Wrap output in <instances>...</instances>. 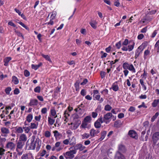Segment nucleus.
<instances>
[{
	"label": "nucleus",
	"instance_id": "nucleus-1",
	"mask_svg": "<svg viewBox=\"0 0 159 159\" xmlns=\"http://www.w3.org/2000/svg\"><path fill=\"white\" fill-rule=\"evenodd\" d=\"M122 67L125 70L123 71V72L125 77L128 75L129 71L127 70L128 69L132 72L135 73L136 72V70L133 64L131 63H129L128 62H125L123 63Z\"/></svg>",
	"mask_w": 159,
	"mask_h": 159
},
{
	"label": "nucleus",
	"instance_id": "nucleus-2",
	"mask_svg": "<svg viewBox=\"0 0 159 159\" xmlns=\"http://www.w3.org/2000/svg\"><path fill=\"white\" fill-rule=\"evenodd\" d=\"M81 123V121L76 117L74 116L73 120L70 123H68L70 128L72 130H75L79 127Z\"/></svg>",
	"mask_w": 159,
	"mask_h": 159
},
{
	"label": "nucleus",
	"instance_id": "nucleus-3",
	"mask_svg": "<svg viewBox=\"0 0 159 159\" xmlns=\"http://www.w3.org/2000/svg\"><path fill=\"white\" fill-rule=\"evenodd\" d=\"M72 148L70 147L69 148L70 151H67L65 153H63V155L66 159H72L74 157V154L76 153L77 151L75 150H71Z\"/></svg>",
	"mask_w": 159,
	"mask_h": 159
},
{
	"label": "nucleus",
	"instance_id": "nucleus-4",
	"mask_svg": "<svg viewBox=\"0 0 159 159\" xmlns=\"http://www.w3.org/2000/svg\"><path fill=\"white\" fill-rule=\"evenodd\" d=\"M93 99L99 101V103L102 102L104 101V99L102 98H101L100 95L99 94V91L97 90H94L93 91Z\"/></svg>",
	"mask_w": 159,
	"mask_h": 159
},
{
	"label": "nucleus",
	"instance_id": "nucleus-5",
	"mask_svg": "<svg viewBox=\"0 0 159 159\" xmlns=\"http://www.w3.org/2000/svg\"><path fill=\"white\" fill-rule=\"evenodd\" d=\"M112 116L114 117V116H113L111 113L110 112L107 113L104 115L103 119H102V120H104V122H105L106 124H107L109 122Z\"/></svg>",
	"mask_w": 159,
	"mask_h": 159
},
{
	"label": "nucleus",
	"instance_id": "nucleus-6",
	"mask_svg": "<svg viewBox=\"0 0 159 159\" xmlns=\"http://www.w3.org/2000/svg\"><path fill=\"white\" fill-rule=\"evenodd\" d=\"M104 120H102V118L100 117L95 121L94 123V126L97 129H98L101 127V124L104 122Z\"/></svg>",
	"mask_w": 159,
	"mask_h": 159
},
{
	"label": "nucleus",
	"instance_id": "nucleus-7",
	"mask_svg": "<svg viewBox=\"0 0 159 159\" xmlns=\"http://www.w3.org/2000/svg\"><path fill=\"white\" fill-rule=\"evenodd\" d=\"M41 141L38 138H37L35 141H34V148H36V150L37 152L39 150L41 145Z\"/></svg>",
	"mask_w": 159,
	"mask_h": 159
},
{
	"label": "nucleus",
	"instance_id": "nucleus-8",
	"mask_svg": "<svg viewBox=\"0 0 159 159\" xmlns=\"http://www.w3.org/2000/svg\"><path fill=\"white\" fill-rule=\"evenodd\" d=\"M1 135L3 137H7L10 133V131L8 128L5 127H2L1 129Z\"/></svg>",
	"mask_w": 159,
	"mask_h": 159
},
{
	"label": "nucleus",
	"instance_id": "nucleus-9",
	"mask_svg": "<svg viewBox=\"0 0 159 159\" xmlns=\"http://www.w3.org/2000/svg\"><path fill=\"white\" fill-rule=\"evenodd\" d=\"M61 143L60 142H57L55 143V146L52 147V151H54L56 150L57 152H59L61 150L62 148L60 147Z\"/></svg>",
	"mask_w": 159,
	"mask_h": 159
},
{
	"label": "nucleus",
	"instance_id": "nucleus-10",
	"mask_svg": "<svg viewBox=\"0 0 159 159\" xmlns=\"http://www.w3.org/2000/svg\"><path fill=\"white\" fill-rule=\"evenodd\" d=\"M15 145L12 142H8L6 146V148L10 150H13L15 149Z\"/></svg>",
	"mask_w": 159,
	"mask_h": 159
},
{
	"label": "nucleus",
	"instance_id": "nucleus-11",
	"mask_svg": "<svg viewBox=\"0 0 159 159\" xmlns=\"http://www.w3.org/2000/svg\"><path fill=\"white\" fill-rule=\"evenodd\" d=\"M24 145L25 143L24 142L19 141L17 144L16 151L19 152L20 150H22Z\"/></svg>",
	"mask_w": 159,
	"mask_h": 159
},
{
	"label": "nucleus",
	"instance_id": "nucleus-12",
	"mask_svg": "<svg viewBox=\"0 0 159 159\" xmlns=\"http://www.w3.org/2000/svg\"><path fill=\"white\" fill-rule=\"evenodd\" d=\"M85 148V146H83L81 143H78L76 144L74 147V149L75 150L77 151V150H79L80 151H82Z\"/></svg>",
	"mask_w": 159,
	"mask_h": 159
},
{
	"label": "nucleus",
	"instance_id": "nucleus-13",
	"mask_svg": "<svg viewBox=\"0 0 159 159\" xmlns=\"http://www.w3.org/2000/svg\"><path fill=\"white\" fill-rule=\"evenodd\" d=\"M99 132L100 131L99 129H92L90 130V134L91 137H93L95 135L99 133Z\"/></svg>",
	"mask_w": 159,
	"mask_h": 159
},
{
	"label": "nucleus",
	"instance_id": "nucleus-14",
	"mask_svg": "<svg viewBox=\"0 0 159 159\" xmlns=\"http://www.w3.org/2000/svg\"><path fill=\"white\" fill-rule=\"evenodd\" d=\"M129 134L130 137L136 139H137L138 138L137 133L133 130L129 131Z\"/></svg>",
	"mask_w": 159,
	"mask_h": 159
},
{
	"label": "nucleus",
	"instance_id": "nucleus-15",
	"mask_svg": "<svg viewBox=\"0 0 159 159\" xmlns=\"http://www.w3.org/2000/svg\"><path fill=\"white\" fill-rule=\"evenodd\" d=\"M54 136L56 140L59 139L62 137V134L59 133L57 130H55L53 131Z\"/></svg>",
	"mask_w": 159,
	"mask_h": 159
},
{
	"label": "nucleus",
	"instance_id": "nucleus-16",
	"mask_svg": "<svg viewBox=\"0 0 159 159\" xmlns=\"http://www.w3.org/2000/svg\"><path fill=\"white\" fill-rule=\"evenodd\" d=\"M70 112L67 110H66L64 112V116L65 119L64 120V121L65 123H66L67 122L68 118L70 116Z\"/></svg>",
	"mask_w": 159,
	"mask_h": 159
},
{
	"label": "nucleus",
	"instance_id": "nucleus-17",
	"mask_svg": "<svg viewBox=\"0 0 159 159\" xmlns=\"http://www.w3.org/2000/svg\"><path fill=\"white\" fill-rule=\"evenodd\" d=\"M27 140V137L26 135L24 134H21L20 136L19 140L24 143Z\"/></svg>",
	"mask_w": 159,
	"mask_h": 159
},
{
	"label": "nucleus",
	"instance_id": "nucleus-18",
	"mask_svg": "<svg viewBox=\"0 0 159 159\" xmlns=\"http://www.w3.org/2000/svg\"><path fill=\"white\" fill-rule=\"evenodd\" d=\"M131 43V44L128 45L127 47V49L128 51L130 52L132 51L135 45V43L133 41H130L129 42Z\"/></svg>",
	"mask_w": 159,
	"mask_h": 159
},
{
	"label": "nucleus",
	"instance_id": "nucleus-19",
	"mask_svg": "<svg viewBox=\"0 0 159 159\" xmlns=\"http://www.w3.org/2000/svg\"><path fill=\"white\" fill-rule=\"evenodd\" d=\"M38 103V102L37 100L36 99H31L29 105L30 106H33L37 105Z\"/></svg>",
	"mask_w": 159,
	"mask_h": 159
},
{
	"label": "nucleus",
	"instance_id": "nucleus-20",
	"mask_svg": "<svg viewBox=\"0 0 159 159\" xmlns=\"http://www.w3.org/2000/svg\"><path fill=\"white\" fill-rule=\"evenodd\" d=\"M110 89H112L114 91H117L119 89V87L117 84V82H116L112 84L111 87Z\"/></svg>",
	"mask_w": 159,
	"mask_h": 159
},
{
	"label": "nucleus",
	"instance_id": "nucleus-21",
	"mask_svg": "<svg viewBox=\"0 0 159 159\" xmlns=\"http://www.w3.org/2000/svg\"><path fill=\"white\" fill-rule=\"evenodd\" d=\"M125 151V147L122 145H120L118 147V151L120 152H124Z\"/></svg>",
	"mask_w": 159,
	"mask_h": 159
},
{
	"label": "nucleus",
	"instance_id": "nucleus-22",
	"mask_svg": "<svg viewBox=\"0 0 159 159\" xmlns=\"http://www.w3.org/2000/svg\"><path fill=\"white\" fill-rule=\"evenodd\" d=\"M33 119V116L32 114H29L26 117V120L28 122L30 123L32 120Z\"/></svg>",
	"mask_w": 159,
	"mask_h": 159
},
{
	"label": "nucleus",
	"instance_id": "nucleus-23",
	"mask_svg": "<svg viewBox=\"0 0 159 159\" xmlns=\"http://www.w3.org/2000/svg\"><path fill=\"white\" fill-rule=\"evenodd\" d=\"M116 159H125L124 156L119 152H117L116 154Z\"/></svg>",
	"mask_w": 159,
	"mask_h": 159
},
{
	"label": "nucleus",
	"instance_id": "nucleus-24",
	"mask_svg": "<svg viewBox=\"0 0 159 159\" xmlns=\"http://www.w3.org/2000/svg\"><path fill=\"white\" fill-rule=\"evenodd\" d=\"M50 112L52 116H54L55 118L57 117V115L56 111L54 107L51 109Z\"/></svg>",
	"mask_w": 159,
	"mask_h": 159
},
{
	"label": "nucleus",
	"instance_id": "nucleus-25",
	"mask_svg": "<svg viewBox=\"0 0 159 159\" xmlns=\"http://www.w3.org/2000/svg\"><path fill=\"white\" fill-rule=\"evenodd\" d=\"M70 140V145H74L76 143V138L75 136H73L72 137L71 139L70 138L69 139Z\"/></svg>",
	"mask_w": 159,
	"mask_h": 159
},
{
	"label": "nucleus",
	"instance_id": "nucleus-26",
	"mask_svg": "<svg viewBox=\"0 0 159 159\" xmlns=\"http://www.w3.org/2000/svg\"><path fill=\"white\" fill-rule=\"evenodd\" d=\"M48 124L49 125H52L54 124L55 121V120L48 116Z\"/></svg>",
	"mask_w": 159,
	"mask_h": 159
},
{
	"label": "nucleus",
	"instance_id": "nucleus-27",
	"mask_svg": "<svg viewBox=\"0 0 159 159\" xmlns=\"http://www.w3.org/2000/svg\"><path fill=\"white\" fill-rule=\"evenodd\" d=\"M11 59V58L10 57H6L4 60V65L5 66H8L9 62Z\"/></svg>",
	"mask_w": 159,
	"mask_h": 159
},
{
	"label": "nucleus",
	"instance_id": "nucleus-28",
	"mask_svg": "<svg viewBox=\"0 0 159 159\" xmlns=\"http://www.w3.org/2000/svg\"><path fill=\"white\" fill-rule=\"evenodd\" d=\"M42 63L41 62H40L39 63V64L37 65H34V64L31 65V68L32 69L34 70H36L38 69L40 66H42Z\"/></svg>",
	"mask_w": 159,
	"mask_h": 159
},
{
	"label": "nucleus",
	"instance_id": "nucleus-29",
	"mask_svg": "<svg viewBox=\"0 0 159 159\" xmlns=\"http://www.w3.org/2000/svg\"><path fill=\"white\" fill-rule=\"evenodd\" d=\"M38 126V124H36L32 122L30 124V129H36L37 128Z\"/></svg>",
	"mask_w": 159,
	"mask_h": 159
},
{
	"label": "nucleus",
	"instance_id": "nucleus-30",
	"mask_svg": "<svg viewBox=\"0 0 159 159\" xmlns=\"http://www.w3.org/2000/svg\"><path fill=\"white\" fill-rule=\"evenodd\" d=\"M82 104H81V105L79 106L78 108H76L75 109V110L78 113L82 114L84 112V111L83 109L81 108L80 107L81 105H82Z\"/></svg>",
	"mask_w": 159,
	"mask_h": 159
},
{
	"label": "nucleus",
	"instance_id": "nucleus-31",
	"mask_svg": "<svg viewBox=\"0 0 159 159\" xmlns=\"http://www.w3.org/2000/svg\"><path fill=\"white\" fill-rule=\"evenodd\" d=\"M15 130L16 133H17L21 134L23 132V127H19L16 128Z\"/></svg>",
	"mask_w": 159,
	"mask_h": 159
},
{
	"label": "nucleus",
	"instance_id": "nucleus-32",
	"mask_svg": "<svg viewBox=\"0 0 159 159\" xmlns=\"http://www.w3.org/2000/svg\"><path fill=\"white\" fill-rule=\"evenodd\" d=\"M89 24L94 29H95L97 28L96 25L97 24V22L95 21H91L89 22Z\"/></svg>",
	"mask_w": 159,
	"mask_h": 159
},
{
	"label": "nucleus",
	"instance_id": "nucleus-33",
	"mask_svg": "<svg viewBox=\"0 0 159 159\" xmlns=\"http://www.w3.org/2000/svg\"><path fill=\"white\" fill-rule=\"evenodd\" d=\"M81 137L82 139H87L89 137L90 134H88L85 133L81 135Z\"/></svg>",
	"mask_w": 159,
	"mask_h": 159
},
{
	"label": "nucleus",
	"instance_id": "nucleus-34",
	"mask_svg": "<svg viewBox=\"0 0 159 159\" xmlns=\"http://www.w3.org/2000/svg\"><path fill=\"white\" fill-rule=\"evenodd\" d=\"M159 103V99H155L152 103V106L153 107H156Z\"/></svg>",
	"mask_w": 159,
	"mask_h": 159
},
{
	"label": "nucleus",
	"instance_id": "nucleus-35",
	"mask_svg": "<svg viewBox=\"0 0 159 159\" xmlns=\"http://www.w3.org/2000/svg\"><path fill=\"white\" fill-rule=\"evenodd\" d=\"M12 81L15 84H18L19 80L16 76H13L12 77Z\"/></svg>",
	"mask_w": 159,
	"mask_h": 159
},
{
	"label": "nucleus",
	"instance_id": "nucleus-36",
	"mask_svg": "<svg viewBox=\"0 0 159 159\" xmlns=\"http://www.w3.org/2000/svg\"><path fill=\"white\" fill-rule=\"evenodd\" d=\"M91 119V117L90 116H87L84 118V121L87 123H90Z\"/></svg>",
	"mask_w": 159,
	"mask_h": 159
},
{
	"label": "nucleus",
	"instance_id": "nucleus-37",
	"mask_svg": "<svg viewBox=\"0 0 159 159\" xmlns=\"http://www.w3.org/2000/svg\"><path fill=\"white\" fill-rule=\"evenodd\" d=\"M15 32L17 36H18L19 37H21L22 39H24L25 38L23 35H22V34L20 32L16 30H15Z\"/></svg>",
	"mask_w": 159,
	"mask_h": 159
},
{
	"label": "nucleus",
	"instance_id": "nucleus-38",
	"mask_svg": "<svg viewBox=\"0 0 159 159\" xmlns=\"http://www.w3.org/2000/svg\"><path fill=\"white\" fill-rule=\"evenodd\" d=\"M107 134V132L104 131L101 132V137L99 139L100 141L102 140L105 137Z\"/></svg>",
	"mask_w": 159,
	"mask_h": 159
},
{
	"label": "nucleus",
	"instance_id": "nucleus-39",
	"mask_svg": "<svg viewBox=\"0 0 159 159\" xmlns=\"http://www.w3.org/2000/svg\"><path fill=\"white\" fill-rule=\"evenodd\" d=\"M23 130H24V131L25 133L28 134V133L30 130V127H27V126H23Z\"/></svg>",
	"mask_w": 159,
	"mask_h": 159
},
{
	"label": "nucleus",
	"instance_id": "nucleus-40",
	"mask_svg": "<svg viewBox=\"0 0 159 159\" xmlns=\"http://www.w3.org/2000/svg\"><path fill=\"white\" fill-rule=\"evenodd\" d=\"M41 55L43 58H45L46 60H48L50 62H52V61L50 57L48 55H45L42 54H41Z\"/></svg>",
	"mask_w": 159,
	"mask_h": 159
},
{
	"label": "nucleus",
	"instance_id": "nucleus-41",
	"mask_svg": "<svg viewBox=\"0 0 159 159\" xmlns=\"http://www.w3.org/2000/svg\"><path fill=\"white\" fill-rule=\"evenodd\" d=\"M47 153L46 151L45 150H43L42 151H40L39 152L40 156L41 157H43Z\"/></svg>",
	"mask_w": 159,
	"mask_h": 159
},
{
	"label": "nucleus",
	"instance_id": "nucleus-42",
	"mask_svg": "<svg viewBox=\"0 0 159 159\" xmlns=\"http://www.w3.org/2000/svg\"><path fill=\"white\" fill-rule=\"evenodd\" d=\"M11 90V87H8L6 88L5 89V92L7 95H9L10 93V91Z\"/></svg>",
	"mask_w": 159,
	"mask_h": 159
},
{
	"label": "nucleus",
	"instance_id": "nucleus-43",
	"mask_svg": "<svg viewBox=\"0 0 159 159\" xmlns=\"http://www.w3.org/2000/svg\"><path fill=\"white\" fill-rule=\"evenodd\" d=\"M44 135L45 137L47 138H49L51 135V133L50 132L48 131H46L44 132Z\"/></svg>",
	"mask_w": 159,
	"mask_h": 159
},
{
	"label": "nucleus",
	"instance_id": "nucleus-44",
	"mask_svg": "<svg viewBox=\"0 0 159 159\" xmlns=\"http://www.w3.org/2000/svg\"><path fill=\"white\" fill-rule=\"evenodd\" d=\"M141 52L140 51H139L138 49H136L135 52V55L134 57L135 59L137 58V57L139 56L140 53Z\"/></svg>",
	"mask_w": 159,
	"mask_h": 159
},
{
	"label": "nucleus",
	"instance_id": "nucleus-45",
	"mask_svg": "<svg viewBox=\"0 0 159 159\" xmlns=\"http://www.w3.org/2000/svg\"><path fill=\"white\" fill-rule=\"evenodd\" d=\"M112 109V107L109 105H106L104 107V109L106 111H110Z\"/></svg>",
	"mask_w": 159,
	"mask_h": 159
},
{
	"label": "nucleus",
	"instance_id": "nucleus-46",
	"mask_svg": "<svg viewBox=\"0 0 159 159\" xmlns=\"http://www.w3.org/2000/svg\"><path fill=\"white\" fill-rule=\"evenodd\" d=\"M75 87L76 91H78L79 90V83L78 82H76L75 84Z\"/></svg>",
	"mask_w": 159,
	"mask_h": 159
},
{
	"label": "nucleus",
	"instance_id": "nucleus-47",
	"mask_svg": "<svg viewBox=\"0 0 159 159\" xmlns=\"http://www.w3.org/2000/svg\"><path fill=\"white\" fill-rule=\"evenodd\" d=\"M155 48H157V50L158 53H159V39L157 42L154 45Z\"/></svg>",
	"mask_w": 159,
	"mask_h": 159
},
{
	"label": "nucleus",
	"instance_id": "nucleus-48",
	"mask_svg": "<svg viewBox=\"0 0 159 159\" xmlns=\"http://www.w3.org/2000/svg\"><path fill=\"white\" fill-rule=\"evenodd\" d=\"M159 115V113L158 112H157L156 113L155 115L153 116V117L151 118V121L152 122H153L155 119Z\"/></svg>",
	"mask_w": 159,
	"mask_h": 159
},
{
	"label": "nucleus",
	"instance_id": "nucleus-49",
	"mask_svg": "<svg viewBox=\"0 0 159 159\" xmlns=\"http://www.w3.org/2000/svg\"><path fill=\"white\" fill-rule=\"evenodd\" d=\"M34 141H32L31 143H30V145L29 149L32 150H34Z\"/></svg>",
	"mask_w": 159,
	"mask_h": 159
},
{
	"label": "nucleus",
	"instance_id": "nucleus-50",
	"mask_svg": "<svg viewBox=\"0 0 159 159\" xmlns=\"http://www.w3.org/2000/svg\"><path fill=\"white\" fill-rule=\"evenodd\" d=\"M41 88L40 86H38L34 88V91L36 93H39L40 92Z\"/></svg>",
	"mask_w": 159,
	"mask_h": 159
},
{
	"label": "nucleus",
	"instance_id": "nucleus-51",
	"mask_svg": "<svg viewBox=\"0 0 159 159\" xmlns=\"http://www.w3.org/2000/svg\"><path fill=\"white\" fill-rule=\"evenodd\" d=\"M87 125V123L84 121L82 122L80 127L82 128H86Z\"/></svg>",
	"mask_w": 159,
	"mask_h": 159
},
{
	"label": "nucleus",
	"instance_id": "nucleus-52",
	"mask_svg": "<svg viewBox=\"0 0 159 159\" xmlns=\"http://www.w3.org/2000/svg\"><path fill=\"white\" fill-rule=\"evenodd\" d=\"M48 110L47 108L44 107L42 109L41 112L42 114H45L47 113Z\"/></svg>",
	"mask_w": 159,
	"mask_h": 159
},
{
	"label": "nucleus",
	"instance_id": "nucleus-53",
	"mask_svg": "<svg viewBox=\"0 0 159 159\" xmlns=\"http://www.w3.org/2000/svg\"><path fill=\"white\" fill-rule=\"evenodd\" d=\"M144 48V46L143 44H142L141 45H140L137 49H138L139 51H140L141 52L143 50Z\"/></svg>",
	"mask_w": 159,
	"mask_h": 159
},
{
	"label": "nucleus",
	"instance_id": "nucleus-54",
	"mask_svg": "<svg viewBox=\"0 0 159 159\" xmlns=\"http://www.w3.org/2000/svg\"><path fill=\"white\" fill-rule=\"evenodd\" d=\"M21 159H29L28 154L27 153L24 154L21 157Z\"/></svg>",
	"mask_w": 159,
	"mask_h": 159
},
{
	"label": "nucleus",
	"instance_id": "nucleus-55",
	"mask_svg": "<svg viewBox=\"0 0 159 159\" xmlns=\"http://www.w3.org/2000/svg\"><path fill=\"white\" fill-rule=\"evenodd\" d=\"M41 118V115H39L38 116H35L34 117V119L37 121H40Z\"/></svg>",
	"mask_w": 159,
	"mask_h": 159
},
{
	"label": "nucleus",
	"instance_id": "nucleus-56",
	"mask_svg": "<svg viewBox=\"0 0 159 159\" xmlns=\"http://www.w3.org/2000/svg\"><path fill=\"white\" fill-rule=\"evenodd\" d=\"M150 52V51L148 50H146L144 51V58H146L147 56L149 55Z\"/></svg>",
	"mask_w": 159,
	"mask_h": 159
},
{
	"label": "nucleus",
	"instance_id": "nucleus-57",
	"mask_svg": "<svg viewBox=\"0 0 159 159\" xmlns=\"http://www.w3.org/2000/svg\"><path fill=\"white\" fill-rule=\"evenodd\" d=\"M69 142L70 140H69V139H65L63 141V144L66 145H68L69 144H70Z\"/></svg>",
	"mask_w": 159,
	"mask_h": 159
},
{
	"label": "nucleus",
	"instance_id": "nucleus-58",
	"mask_svg": "<svg viewBox=\"0 0 159 159\" xmlns=\"http://www.w3.org/2000/svg\"><path fill=\"white\" fill-rule=\"evenodd\" d=\"M120 3L119 2V0H115L114 1V5L117 7H118L120 6Z\"/></svg>",
	"mask_w": 159,
	"mask_h": 159
},
{
	"label": "nucleus",
	"instance_id": "nucleus-59",
	"mask_svg": "<svg viewBox=\"0 0 159 159\" xmlns=\"http://www.w3.org/2000/svg\"><path fill=\"white\" fill-rule=\"evenodd\" d=\"M24 75L25 76L27 77L30 76V72L27 70H24Z\"/></svg>",
	"mask_w": 159,
	"mask_h": 159
},
{
	"label": "nucleus",
	"instance_id": "nucleus-60",
	"mask_svg": "<svg viewBox=\"0 0 159 159\" xmlns=\"http://www.w3.org/2000/svg\"><path fill=\"white\" fill-rule=\"evenodd\" d=\"M5 150L3 148L0 147V155H2L4 154V152H5Z\"/></svg>",
	"mask_w": 159,
	"mask_h": 159
},
{
	"label": "nucleus",
	"instance_id": "nucleus-61",
	"mask_svg": "<svg viewBox=\"0 0 159 159\" xmlns=\"http://www.w3.org/2000/svg\"><path fill=\"white\" fill-rule=\"evenodd\" d=\"M142 107H143L145 108L147 107V106L145 105V103L144 102H143L142 104L138 106L139 108H141Z\"/></svg>",
	"mask_w": 159,
	"mask_h": 159
},
{
	"label": "nucleus",
	"instance_id": "nucleus-62",
	"mask_svg": "<svg viewBox=\"0 0 159 159\" xmlns=\"http://www.w3.org/2000/svg\"><path fill=\"white\" fill-rule=\"evenodd\" d=\"M98 116V113L96 112H93L92 113V116L93 118H96Z\"/></svg>",
	"mask_w": 159,
	"mask_h": 159
},
{
	"label": "nucleus",
	"instance_id": "nucleus-63",
	"mask_svg": "<svg viewBox=\"0 0 159 159\" xmlns=\"http://www.w3.org/2000/svg\"><path fill=\"white\" fill-rule=\"evenodd\" d=\"M80 94L81 95L84 96L86 94V91L85 89H82L80 92Z\"/></svg>",
	"mask_w": 159,
	"mask_h": 159
},
{
	"label": "nucleus",
	"instance_id": "nucleus-64",
	"mask_svg": "<svg viewBox=\"0 0 159 159\" xmlns=\"http://www.w3.org/2000/svg\"><path fill=\"white\" fill-rule=\"evenodd\" d=\"M129 43V40L127 39H125L122 43V45L126 46L128 45Z\"/></svg>",
	"mask_w": 159,
	"mask_h": 159
}]
</instances>
